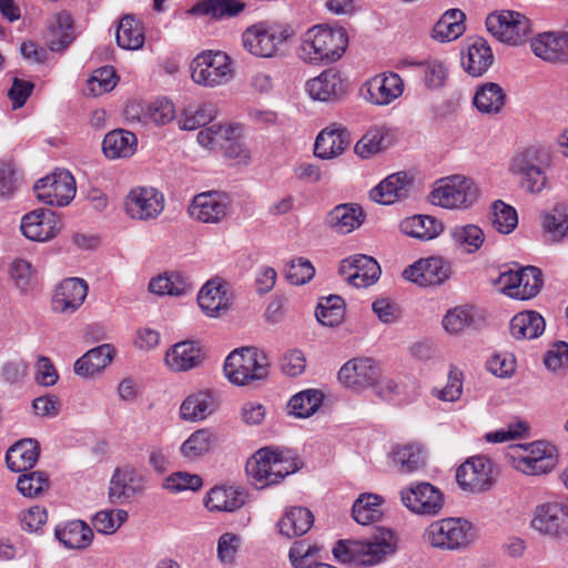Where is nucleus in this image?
<instances>
[{
  "mask_svg": "<svg viewBox=\"0 0 568 568\" xmlns=\"http://www.w3.org/2000/svg\"><path fill=\"white\" fill-rule=\"evenodd\" d=\"M348 37L343 28L314 26L302 38L298 55L310 63L334 62L345 52Z\"/></svg>",
  "mask_w": 568,
  "mask_h": 568,
  "instance_id": "obj_1",
  "label": "nucleus"
},
{
  "mask_svg": "<svg viewBox=\"0 0 568 568\" xmlns=\"http://www.w3.org/2000/svg\"><path fill=\"white\" fill-rule=\"evenodd\" d=\"M297 469L291 457L270 447L258 449L246 463V473L260 489L280 483Z\"/></svg>",
  "mask_w": 568,
  "mask_h": 568,
  "instance_id": "obj_2",
  "label": "nucleus"
},
{
  "mask_svg": "<svg viewBox=\"0 0 568 568\" xmlns=\"http://www.w3.org/2000/svg\"><path fill=\"white\" fill-rule=\"evenodd\" d=\"M389 532L373 540H339L333 548L335 558L344 564L374 566L395 551Z\"/></svg>",
  "mask_w": 568,
  "mask_h": 568,
  "instance_id": "obj_3",
  "label": "nucleus"
},
{
  "mask_svg": "<svg viewBox=\"0 0 568 568\" xmlns=\"http://www.w3.org/2000/svg\"><path fill=\"white\" fill-rule=\"evenodd\" d=\"M287 27L258 22L245 29L242 34L244 48L257 58H276L282 44L291 38Z\"/></svg>",
  "mask_w": 568,
  "mask_h": 568,
  "instance_id": "obj_4",
  "label": "nucleus"
},
{
  "mask_svg": "<svg viewBox=\"0 0 568 568\" xmlns=\"http://www.w3.org/2000/svg\"><path fill=\"white\" fill-rule=\"evenodd\" d=\"M227 379L236 385H250L264 379L268 374L265 356L255 348L245 347L229 354L224 363Z\"/></svg>",
  "mask_w": 568,
  "mask_h": 568,
  "instance_id": "obj_5",
  "label": "nucleus"
},
{
  "mask_svg": "<svg viewBox=\"0 0 568 568\" xmlns=\"http://www.w3.org/2000/svg\"><path fill=\"white\" fill-rule=\"evenodd\" d=\"M478 197V189L471 179L463 175H450L440 179L429 194L434 205L449 210L471 206Z\"/></svg>",
  "mask_w": 568,
  "mask_h": 568,
  "instance_id": "obj_6",
  "label": "nucleus"
},
{
  "mask_svg": "<svg viewBox=\"0 0 568 568\" xmlns=\"http://www.w3.org/2000/svg\"><path fill=\"white\" fill-rule=\"evenodd\" d=\"M230 57L222 51H203L191 63V78L200 85L214 88L224 85L233 78Z\"/></svg>",
  "mask_w": 568,
  "mask_h": 568,
  "instance_id": "obj_7",
  "label": "nucleus"
},
{
  "mask_svg": "<svg viewBox=\"0 0 568 568\" xmlns=\"http://www.w3.org/2000/svg\"><path fill=\"white\" fill-rule=\"evenodd\" d=\"M424 537L434 548L459 550L471 541V525L460 518L439 519L426 528Z\"/></svg>",
  "mask_w": 568,
  "mask_h": 568,
  "instance_id": "obj_8",
  "label": "nucleus"
},
{
  "mask_svg": "<svg viewBox=\"0 0 568 568\" xmlns=\"http://www.w3.org/2000/svg\"><path fill=\"white\" fill-rule=\"evenodd\" d=\"M499 290L511 298L530 300L542 286V274L538 267L527 266L504 271L497 280Z\"/></svg>",
  "mask_w": 568,
  "mask_h": 568,
  "instance_id": "obj_9",
  "label": "nucleus"
},
{
  "mask_svg": "<svg viewBox=\"0 0 568 568\" xmlns=\"http://www.w3.org/2000/svg\"><path fill=\"white\" fill-rule=\"evenodd\" d=\"M34 192L41 202L51 206H65L75 196L77 187L72 174L67 170H57L40 179Z\"/></svg>",
  "mask_w": 568,
  "mask_h": 568,
  "instance_id": "obj_10",
  "label": "nucleus"
},
{
  "mask_svg": "<svg viewBox=\"0 0 568 568\" xmlns=\"http://www.w3.org/2000/svg\"><path fill=\"white\" fill-rule=\"evenodd\" d=\"M487 30L499 41L517 45L525 41L531 28L529 20L516 11L490 13L486 18Z\"/></svg>",
  "mask_w": 568,
  "mask_h": 568,
  "instance_id": "obj_11",
  "label": "nucleus"
},
{
  "mask_svg": "<svg viewBox=\"0 0 568 568\" xmlns=\"http://www.w3.org/2000/svg\"><path fill=\"white\" fill-rule=\"evenodd\" d=\"M402 504L412 513L436 516L444 506V495L434 485L422 481L400 490Z\"/></svg>",
  "mask_w": 568,
  "mask_h": 568,
  "instance_id": "obj_12",
  "label": "nucleus"
},
{
  "mask_svg": "<svg viewBox=\"0 0 568 568\" xmlns=\"http://www.w3.org/2000/svg\"><path fill=\"white\" fill-rule=\"evenodd\" d=\"M456 480L463 490L483 493L494 485V467L490 459L476 456L467 459L456 470Z\"/></svg>",
  "mask_w": 568,
  "mask_h": 568,
  "instance_id": "obj_13",
  "label": "nucleus"
},
{
  "mask_svg": "<svg viewBox=\"0 0 568 568\" xmlns=\"http://www.w3.org/2000/svg\"><path fill=\"white\" fill-rule=\"evenodd\" d=\"M124 210L133 220H154L164 210V196L154 187L139 186L125 196Z\"/></svg>",
  "mask_w": 568,
  "mask_h": 568,
  "instance_id": "obj_14",
  "label": "nucleus"
},
{
  "mask_svg": "<svg viewBox=\"0 0 568 568\" xmlns=\"http://www.w3.org/2000/svg\"><path fill=\"white\" fill-rule=\"evenodd\" d=\"M509 171L520 176L521 186L530 193H538L546 185V175L540 168L539 150L536 148H527L517 153L511 159Z\"/></svg>",
  "mask_w": 568,
  "mask_h": 568,
  "instance_id": "obj_15",
  "label": "nucleus"
},
{
  "mask_svg": "<svg viewBox=\"0 0 568 568\" xmlns=\"http://www.w3.org/2000/svg\"><path fill=\"white\" fill-rule=\"evenodd\" d=\"M531 527L546 536L568 537V505L551 501L537 506L534 511Z\"/></svg>",
  "mask_w": 568,
  "mask_h": 568,
  "instance_id": "obj_16",
  "label": "nucleus"
},
{
  "mask_svg": "<svg viewBox=\"0 0 568 568\" xmlns=\"http://www.w3.org/2000/svg\"><path fill=\"white\" fill-rule=\"evenodd\" d=\"M378 377L379 366L369 357L353 358L346 362L338 372V381L355 390L371 387Z\"/></svg>",
  "mask_w": 568,
  "mask_h": 568,
  "instance_id": "obj_17",
  "label": "nucleus"
},
{
  "mask_svg": "<svg viewBox=\"0 0 568 568\" xmlns=\"http://www.w3.org/2000/svg\"><path fill=\"white\" fill-rule=\"evenodd\" d=\"M403 275L419 286L439 285L449 277L450 264L442 257L433 256L409 265Z\"/></svg>",
  "mask_w": 568,
  "mask_h": 568,
  "instance_id": "obj_18",
  "label": "nucleus"
},
{
  "mask_svg": "<svg viewBox=\"0 0 568 568\" xmlns=\"http://www.w3.org/2000/svg\"><path fill=\"white\" fill-rule=\"evenodd\" d=\"M144 489L143 476L133 467L116 468L111 477L109 500L112 504H125Z\"/></svg>",
  "mask_w": 568,
  "mask_h": 568,
  "instance_id": "obj_19",
  "label": "nucleus"
},
{
  "mask_svg": "<svg viewBox=\"0 0 568 568\" xmlns=\"http://www.w3.org/2000/svg\"><path fill=\"white\" fill-rule=\"evenodd\" d=\"M61 230V221L52 211L34 210L22 217L21 231L23 235L38 242H45L54 237Z\"/></svg>",
  "mask_w": 568,
  "mask_h": 568,
  "instance_id": "obj_20",
  "label": "nucleus"
},
{
  "mask_svg": "<svg viewBox=\"0 0 568 568\" xmlns=\"http://www.w3.org/2000/svg\"><path fill=\"white\" fill-rule=\"evenodd\" d=\"M230 200L219 192L201 193L194 196L189 207L190 215L203 223H219L229 212Z\"/></svg>",
  "mask_w": 568,
  "mask_h": 568,
  "instance_id": "obj_21",
  "label": "nucleus"
},
{
  "mask_svg": "<svg viewBox=\"0 0 568 568\" xmlns=\"http://www.w3.org/2000/svg\"><path fill=\"white\" fill-rule=\"evenodd\" d=\"M88 284L78 277L65 278L55 288L52 297V308L58 313H73L84 302L88 295Z\"/></svg>",
  "mask_w": 568,
  "mask_h": 568,
  "instance_id": "obj_22",
  "label": "nucleus"
},
{
  "mask_svg": "<svg viewBox=\"0 0 568 568\" xmlns=\"http://www.w3.org/2000/svg\"><path fill=\"white\" fill-rule=\"evenodd\" d=\"M414 178L400 171L388 175L371 191V199L384 205L393 204L409 196Z\"/></svg>",
  "mask_w": 568,
  "mask_h": 568,
  "instance_id": "obj_23",
  "label": "nucleus"
},
{
  "mask_svg": "<svg viewBox=\"0 0 568 568\" xmlns=\"http://www.w3.org/2000/svg\"><path fill=\"white\" fill-rule=\"evenodd\" d=\"M349 144V132L334 123L317 135L314 144V154L324 160L333 159L341 155Z\"/></svg>",
  "mask_w": 568,
  "mask_h": 568,
  "instance_id": "obj_24",
  "label": "nucleus"
},
{
  "mask_svg": "<svg viewBox=\"0 0 568 568\" xmlns=\"http://www.w3.org/2000/svg\"><path fill=\"white\" fill-rule=\"evenodd\" d=\"M404 91L402 78L394 72L374 77L367 83L368 99L377 105H387L399 98Z\"/></svg>",
  "mask_w": 568,
  "mask_h": 568,
  "instance_id": "obj_25",
  "label": "nucleus"
},
{
  "mask_svg": "<svg viewBox=\"0 0 568 568\" xmlns=\"http://www.w3.org/2000/svg\"><path fill=\"white\" fill-rule=\"evenodd\" d=\"M530 48L536 57L548 62H562L568 58L564 32L539 33L531 39Z\"/></svg>",
  "mask_w": 568,
  "mask_h": 568,
  "instance_id": "obj_26",
  "label": "nucleus"
},
{
  "mask_svg": "<svg viewBox=\"0 0 568 568\" xmlns=\"http://www.w3.org/2000/svg\"><path fill=\"white\" fill-rule=\"evenodd\" d=\"M204 353L194 341H183L174 344L166 352L165 362L174 372H186L201 365Z\"/></svg>",
  "mask_w": 568,
  "mask_h": 568,
  "instance_id": "obj_27",
  "label": "nucleus"
},
{
  "mask_svg": "<svg viewBox=\"0 0 568 568\" xmlns=\"http://www.w3.org/2000/svg\"><path fill=\"white\" fill-rule=\"evenodd\" d=\"M201 310L211 317H217L230 307L227 284L220 281H209L197 295Z\"/></svg>",
  "mask_w": 568,
  "mask_h": 568,
  "instance_id": "obj_28",
  "label": "nucleus"
},
{
  "mask_svg": "<svg viewBox=\"0 0 568 568\" xmlns=\"http://www.w3.org/2000/svg\"><path fill=\"white\" fill-rule=\"evenodd\" d=\"M364 213L357 204H339L325 216V225L339 234H348L364 222Z\"/></svg>",
  "mask_w": 568,
  "mask_h": 568,
  "instance_id": "obj_29",
  "label": "nucleus"
},
{
  "mask_svg": "<svg viewBox=\"0 0 568 568\" xmlns=\"http://www.w3.org/2000/svg\"><path fill=\"white\" fill-rule=\"evenodd\" d=\"M310 97L318 101H333L344 94V84L339 73L333 69L323 71L306 82Z\"/></svg>",
  "mask_w": 568,
  "mask_h": 568,
  "instance_id": "obj_30",
  "label": "nucleus"
},
{
  "mask_svg": "<svg viewBox=\"0 0 568 568\" xmlns=\"http://www.w3.org/2000/svg\"><path fill=\"white\" fill-rule=\"evenodd\" d=\"M494 62V54L488 42L483 38L475 39L462 57L464 70L471 77H480L487 72Z\"/></svg>",
  "mask_w": 568,
  "mask_h": 568,
  "instance_id": "obj_31",
  "label": "nucleus"
},
{
  "mask_svg": "<svg viewBox=\"0 0 568 568\" xmlns=\"http://www.w3.org/2000/svg\"><path fill=\"white\" fill-rule=\"evenodd\" d=\"M217 407L215 394L211 390H200L189 395L180 407V416L187 422L205 419Z\"/></svg>",
  "mask_w": 568,
  "mask_h": 568,
  "instance_id": "obj_32",
  "label": "nucleus"
},
{
  "mask_svg": "<svg viewBox=\"0 0 568 568\" xmlns=\"http://www.w3.org/2000/svg\"><path fill=\"white\" fill-rule=\"evenodd\" d=\"M40 455L39 444L34 439H22L12 445L6 454V463L10 470L22 473L36 465Z\"/></svg>",
  "mask_w": 568,
  "mask_h": 568,
  "instance_id": "obj_33",
  "label": "nucleus"
},
{
  "mask_svg": "<svg viewBox=\"0 0 568 568\" xmlns=\"http://www.w3.org/2000/svg\"><path fill=\"white\" fill-rule=\"evenodd\" d=\"M314 524L313 513L302 506L286 509L277 523L278 532L286 538H294L305 535Z\"/></svg>",
  "mask_w": 568,
  "mask_h": 568,
  "instance_id": "obj_34",
  "label": "nucleus"
},
{
  "mask_svg": "<svg viewBox=\"0 0 568 568\" xmlns=\"http://www.w3.org/2000/svg\"><path fill=\"white\" fill-rule=\"evenodd\" d=\"M50 39L48 45L51 51H63L74 40L73 19L68 11L54 13L48 20Z\"/></svg>",
  "mask_w": 568,
  "mask_h": 568,
  "instance_id": "obj_35",
  "label": "nucleus"
},
{
  "mask_svg": "<svg viewBox=\"0 0 568 568\" xmlns=\"http://www.w3.org/2000/svg\"><path fill=\"white\" fill-rule=\"evenodd\" d=\"M138 139L134 133L118 129L105 134L102 150L109 159H126L136 151Z\"/></svg>",
  "mask_w": 568,
  "mask_h": 568,
  "instance_id": "obj_36",
  "label": "nucleus"
},
{
  "mask_svg": "<svg viewBox=\"0 0 568 568\" xmlns=\"http://www.w3.org/2000/svg\"><path fill=\"white\" fill-rule=\"evenodd\" d=\"M245 503V494L240 487H213L206 495L205 506L211 511H235Z\"/></svg>",
  "mask_w": 568,
  "mask_h": 568,
  "instance_id": "obj_37",
  "label": "nucleus"
},
{
  "mask_svg": "<svg viewBox=\"0 0 568 568\" xmlns=\"http://www.w3.org/2000/svg\"><path fill=\"white\" fill-rule=\"evenodd\" d=\"M114 348L110 344L99 345L88 351L74 363V373L89 377L105 368L113 359Z\"/></svg>",
  "mask_w": 568,
  "mask_h": 568,
  "instance_id": "obj_38",
  "label": "nucleus"
},
{
  "mask_svg": "<svg viewBox=\"0 0 568 568\" xmlns=\"http://www.w3.org/2000/svg\"><path fill=\"white\" fill-rule=\"evenodd\" d=\"M506 102V93L503 88L495 82H487L479 85L475 92L473 103L483 114H498Z\"/></svg>",
  "mask_w": 568,
  "mask_h": 568,
  "instance_id": "obj_39",
  "label": "nucleus"
},
{
  "mask_svg": "<svg viewBox=\"0 0 568 568\" xmlns=\"http://www.w3.org/2000/svg\"><path fill=\"white\" fill-rule=\"evenodd\" d=\"M245 3L240 0H202L195 3L190 13L194 16H210L213 19L233 18L240 14Z\"/></svg>",
  "mask_w": 568,
  "mask_h": 568,
  "instance_id": "obj_40",
  "label": "nucleus"
},
{
  "mask_svg": "<svg viewBox=\"0 0 568 568\" xmlns=\"http://www.w3.org/2000/svg\"><path fill=\"white\" fill-rule=\"evenodd\" d=\"M54 534L61 544L71 549L87 548L93 539L92 529L82 520H73L63 527H57Z\"/></svg>",
  "mask_w": 568,
  "mask_h": 568,
  "instance_id": "obj_41",
  "label": "nucleus"
},
{
  "mask_svg": "<svg viewBox=\"0 0 568 568\" xmlns=\"http://www.w3.org/2000/svg\"><path fill=\"white\" fill-rule=\"evenodd\" d=\"M509 329L517 339H532L542 334L545 320L535 311L520 312L510 321Z\"/></svg>",
  "mask_w": 568,
  "mask_h": 568,
  "instance_id": "obj_42",
  "label": "nucleus"
},
{
  "mask_svg": "<svg viewBox=\"0 0 568 568\" xmlns=\"http://www.w3.org/2000/svg\"><path fill=\"white\" fill-rule=\"evenodd\" d=\"M541 227L547 242L558 243L568 237V207L556 205L541 215Z\"/></svg>",
  "mask_w": 568,
  "mask_h": 568,
  "instance_id": "obj_43",
  "label": "nucleus"
},
{
  "mask_svg": "<svg viewBox=\"0 0 568 568\" xmlns=\"http://www.w3.org/2000/svg\"><path fill=\"white\" fill-rule=\"evenodd\" d=\"M400 231L412 237L428 241L443 231V224L429 215H414L400 222Z\"/></svg>",
  "mask_w": 568,
  "mask_h": 568,
  "instance_id": "obj_44",
  "label": "nucleus"
},
{
  "mask_svg": "<svg viewBox=\"0 0 568 568\" xmlns=\"http://www.w3.org/2000/svg\"><path fill=\"white\" fill-rule=\"evenodd\" d=\"M465 14L459 9L447 10L433 28V38L440 42L456 40L465 32Z\"/></svg>",
  "mask_w": 568,
  "mask_h": 568,
  "instance_id": "obj_45",
  "label": "nucleus"
},
{
  "mask_svg": "<svg viewBox=\"0 0 568 568\" xmlns=\"http://www.w3.org/2000/svg\"><path fill=\"white\" fill-rule=\"evenodd\" d=\"M149 290L156 295L182 296L192 290V284L180 273H164L150 281Z\"/></svg>",
  "mask_w": 568,
  "mask_h": 568,
  "instance_id": "obj_46",
  "label": "nucleus"
},
{
  "mask_svg": "<svg viewBox=\"0 0 568 568\" xmlns=\"http://www.w3.org/2000/svg\"><path fill=\"white\" fill-rule=\"evenodd\" d=\"M216 442L215 434L209 428L192 433L180 447L181 455L187 460H196L206 455Z\"/></svg>",
  "mask_w": 568,
  "mask_h": 568,
  "instance_id": "obj_47",
  "label": "nucleus"
},
{
  "mask_svg": "<svg viewBox=\"0 0 568 568\" xmlns=\"http://www.w3.org/2000/svg\"><path fill=\"white\" fill-rule=\"evenodd\" d=\"M392 460L400 474L417 471L425 465L423 449L415 444L394 447L392 450Z\"/></svg>",
  "mask_w": 568,
  "mask_h": 568,
  "instance_id": "obj_48",
  "label": "nucleus"
},
{
  "mask_svg": "<svg viewBox=\"0 0 568 568\" xmlns=\"http://www.w3.org/2000/svg\"><path fill=\"white\" fill-rule=\"evenodd\" d=\"M393 143V134L385 128H374L367 131L363 138L355 144V153L367 159Z\"/></svg>",
  "mask_w": 568,
  "mask_h": 568,
  "instance_id": "obj_49",
  "label": "nucleus"
},
{
  "mask_svg": "<svg viewBox=\"0 0 568 568\" xmlns=\"http://www.w3.org/2000/svg\"><path fill=\"white\" fill-rule=\"evenodd\" d=\"M383 498L375 494H362L354 501L352 514L353 518L361 525H369L379 520Z\"/></svg>",
  "mask_w": 568,
  "mask_h": 568,
  "instance_id": "obj_50",
  "label": "nucleus"
},
{
  "mask_svg": "<svg viewBox=\"0 0 568 568\" xmlns=\"http://www.w3.org/2000/svg\"><path fill=\"white\" fill-rule=\"evenodd\" d=\"M354 272L348 275V283L355 287H367L374 284L381 275V267L378 263L371 256L358 254Z\"/></svg>",
  "mask_w": 568,
  "mask_h": 568,
  "instance_id": "obj_51",
  "label": "nucleus"
},
{
  "mask_svg": "<svg viewBox=\"0 0 568 568\" xmlns=\"http://www.w3.org/2000/svg\"><path fill=\"white\" fill-rule=\"evenodd\" d=\"M324 395L318 389H305L295 394L288 402L290 414L297 418L312 416L321 407Z\"/></svg>",
  "mask_w": 568,
  "mask_h": 568,
  "instance_id": "obj_52",
  "label": "nucleus"
},
{
  "mask_svg": "<svg viewBox=\"0 0 568 568\" xmlns=\"http://www.w3.org/2000/svg\"><path fill=\"white\" fill-rule=\"evenodd\" d=\"M115 39L119 47L126 50H138L144 44L143 30L132 16H125L120 20Z\"/></svg>",
  "mask_w": 568,
  "mask_h": 568,
  "instance_id": "obj_53",
  "label": "nucleus"
},
{
  "mask_svg": "<svg viewBox=\"0 0 568 568\" xmlns=\"http://www.w3.org/2000/svg\"><path fill=\"white\" fill-rule=\"evenodd\" d=\"M490 223L500 234H510L518 225V215L514 206L501 200L490 205Z\"/></svg>",
  "mask_w": 568,
  "mask_h": 568,
  "instance_id": "obj_54",
  "label": "nucleus"
},
{
  "mask_svg": "<svg viewBox=\"0 0 568 568\" xmlns=\"http://www.w3.org/2000/svg\"><path fill=\"white\" fill-rule=\"evenodd\" d=\"M216 115V108L212 103H203L196 109H185L179 119L182 130H195L212 122Z\"/></svg>",
  "mask_w": 568,
  "mask_h": 568,
  "instance_id": "obj_55",
  "label": "nucleus"
},
{
  "mask_svg": "<svg viewBox=\"0 0 568 568\" xmlns=\"http://www.w3.org/2000/svg\"><path fill=\"white\" fill-rule=\"evenodd\" d=\"M317 321L325 326H335L344 317V301L337 295H331L320 302L316 312Z\"/></svg>",
  "mask_w": 568,
  "mask_h": 568,
  "instance_id": "obj_56",
  "label": "nucleus"
},
{
  "mask_svg": "<svg viewBox=\"0 0 568 568\" xmlns=\"http://www.w3.org/2000/svg\"><path fill=\"white\" fill-rule=\"evenodd\" d=\"M452 237L467 253L478 251L485 240L483 230L474 224L454 227L452 230Z\"/></svg>",
  "mask_w": 568,
  "mask_h": 568,
  "instance_id": "obj_57",
  "label": "nucleus"
},
{
  "mask_svg": "<svg viewBox=\"0 0 568 568\" xmlns=\"http://www.w3.org/2000/svg\"><path fill=\"white\" fill-rule=\"evenodd\" d=\"M412 65L422 67L424 70V83L429 89L442 88L448 77V69L439 60H428L424 62H410Z\"/></svg>",
  "mask_w": 568,
  "mask_h": 568,
  "instance_id": "obj_58",
  "label": "nucleus"
},
{
  "mask_svg": "<svg viewBox=\"0 0 568 568\" xmlns=\"http://www.w3.org/2000/svg\"><path fill=\"white\" fill-rule=\"evenodd\" d=\"M17 488L26 497H38L49 488V479L43 471L23 474L18 478Z\"/></svg>",
  "mask_w": 568,
  "mask_h": 568,
  "instance_id": "obj_59",
  "label": "nucleus"
},
{
  "mask_svg": "<svg viewBox=\"0 0 568 568\" xmlns=\"http://www.w3.org/2000/svg\"><path fill=\"white\" fill-rule=\"evenodd\" d=\"M203 485L202 478L196 474L186 471H176L164 479L163 488L171 493H180L184 490H199Z\"/></svg>",
  "mask_w": 568,
  "mask_h": 568,
  "instance_id": "obj_60",
  "label": "nucleus"
},
{
  "mask_svg": "<svg viewBox=\"0 0 568 568\" xmlns=\"http://www.w3.org/2000/svg\"><path fill=\"white\" fill-rule=\"evenodd\" d=\"M234 130L231 126H225L220 123H214L204 126L197 133V142L204 148H214L216 145L223 146V142L232 139Z\"/></svg>",
  "mask_w": 568,
  "mask_h": 568,
  "instance_id": "obj_61",
  "label": "nucleus"
},
{
  "mask_svg": "<svg viewBox=\"0 0 568 568\" xmlns=\"http://www.w3.org/2000/svg\"><path fill=\"white\" fill-rule=\"evenodd\" d=\"M128 513L123 509L102 510L92 519L93 527L102 534H113L125 520Z\"/></svg>",
  "mask_w": 568,
  "mask_h": 568,
  "instance_id": "obj_62",
  "label": "nucleus"
},
{
  "mask_svg": "<svg viewBox=\"0 0 568 568\" xmlns=\"http://www.w3.org/2000/svg\"><path fill=\"white\" fill-rule=\"evenodd\" d=\"M242 545V538L234 532H224L217 540V558L225 566H234L236 554Z\"/></svg>",
  "mask_w": 568,
  "mask_h": 568,
  "instance_id": "obj_63",
  "label": "nucleus"
},
{
  "mask_svg": "<svg viewBox=\"0 0 568 568\" xmlns=\"http://www.w3.org/2000/svg\"><path fill=\"white\" fill-rule=\"evenodd\" d=\"M285 275L293 285H303L315 275V267L304 257L293 258L286 266Z\"/></svg>",
  "mask_w": 568,
  "mask_h": 568,
  "instance_id": "obj_64",
  "label": "nucleus"
}]
</instances>
